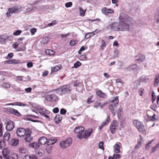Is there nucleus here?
Listing matches in <instances>:
<instances>
[{
  "mask_svg": "<svg viewBox=\"0 0 159 159\" xmlns=\"http://www.w3.org/2000/svg\"><path fill=\"white\" fill-rule=\"evenodd\" d=\"M45 97L46 99L48 101L54 102L58 100L57 97L54 94L47 95Z\"/></svg>",
  "mask_w": 159,
  "mask_h": 159,
  "instance_id": "nucleus-10",
  "label": "nucleus"
},
{
  "mask_svg": "<svg viewBox=\"0 0 159 159\" xmlns=\"http://www.w3.org/2000/svg\"><path fill=\"white\" fill-rule=\"evenodd\" d=\"M31 131L29 129H27L26 134L25 135V140L27 142L29 143L32 140L33 138L31 136Z\"/></svg>",
  "mask_w": 159,
  "mask_h": 159,
  "instance_id": "nucleus-12",
  "label": "nucleus"
},
{
  "mask_svg": "<svg viewBox=\"0 0 159 159\" xmlns=\"http://www.w3.org/2000/svg\"><path fill=\"white\" fill-rule=\"evenodd\" d=\"M27 67L30 68L33 66V63L31 62H28L27 63Z\"/></svg>",
  "mask_w": 159,
  "mask_h": 159,
  "instance_id": "nucleus-57",
  "label": "nucleus"
},
{
  "mask_svg": "<svg viewBox=\"0 0 159 159\" xmlns=\"http://www.w3.org/2000/svg\"><path fill=\"white\" fill-rule=\"evenodd\" d=\"M18 140L16 139H14L13 142V144L14 145L16 146L17 144L18 143Z\"/></svg>",
  "mask_w": 159,
  "mask_h": 159,
  "instance_id": "nucleus-60",
  "label": "nucleus"
},
{
  "mask_svg": "<svg viewBox=\"0 0 159 159\" xmlns=\"http://www.w3.org/2000/svg\"><path fill=\"white\" fill-rule=\"evenodd\" d=\"M77 42L75 40H71L70 43V45L71 46H74L77 43Z\"/></svg>",
  "mask_w": 159,
  "mask_h": 159,
  "instance_id": "nucleus-42",
  "label": "nucleus"
},
{
  "mask_svg": "<svg viewBox=\"0 0 159 159\" xmlns=\"http://www.w3.org/2000/svg\"><path fill=\"white\" fill-rule=\"evenodd\" d=\"M81 63L79 61H77L74 64V67L75 68H78L81 65Z\"/></svg>",
  "mask_w": 159,
  "mask_h": 159,
  "instance_id": "nucleus-41",
  "label": "nucleus"
},
{
  "mask_svg": "<svg viewBox=\"0 0 159 159\" xmlns=\"http://www.w3.org/2000/svg\"><path fill=\"white\" fill-rule=\"evenodd\" d=\"M114 57H116L118 55V51L117 49H115L114 51Z\"/></svg>",
  "mask_w": 159,
  "mask_h": 159,
  "instance_id": "nucleus-61",
  "label": "nucleus"
},
{
  "mask_svg": "<svg viewBox=\"0 0 159 159\" xmlns=\"http://www.w3.org/2000/svg\"><path fill=\"white\" fill-rule=\"evenodd\" d=\"M122 111V108H120L117 111V116L119 119L120 118L121 116Z\"/></svg>",
  "mask_w": 159,
  "mask_h": 159,
  "instance_id": "nucleus-38",
  "label": "nucleus"
},
{
  "mask_svg": "<svg viewBox=\"0 0 159 159\" xmlns=\"http://www.w3.org/2000/svg\"><path fill=\"white\" fill-rule=\"evenodd\" d=\"M140 80L141 82L145 83H148L150 81L149 79L148 76L144 75L141 76L140 78Z\"/></svg>",
  "mask_w": 159,
  "mask_h": 159,
  "instance_id": "nucleus-23",
  "label": "nucleus"
},
{
  "mask_svg": "<svg viewBox=\"0 0 159 159\" xmlns=\"http://www.w3.org/2000/svg\"><path fill=\"white\" fill-rule=\"evenodd\" d=\"M23 159H31L30 156L28 155H26L24 157Z\"/></svg>",
  "mask_w": 159,
  "mask_h": 159,
  "instance_id": "nucleus-64",
  "label": "nucleus"
},
{
  "mask_svg": "<svg viewBox=\"0 0 159 159\" xmlns=\"http://www.w3.org/2000/svg\"><path fill=\"white\" fill-rule=\"evenodd\" d=\"M159 83V76L156 77L155 79L154 85L155 86L157 87Z\"/></svg>",
  "mask_w": 159,
  "mask_h": 159,
  "instance_id": "nucleus-39",
  "label": "nucleus"
},
{
  "mask_svg": "<svg viewBox=\"0 0 159 159\" xmlns=\"http://www.w3.org/2000/svg\"><path fill=\"white\" fill-rule=\"evenodd\" d=\"M72 142L71 138H69L66 140L62 141L60 143V146L62 148H65L69 146L71 144Z\"/></svg>",
  "mask_w": 159,
  "mask_h": 159,
  "instance_id": "nucleus-7",
  "label": "nucleus"
},
{
  "mask_svg": "<svg viewBox=\"0 0 159 159\" xmlns=\"http://www.w3.org/2000/svg\"><path fill=\"white\" fill-rule=\"evenodd\" d=\"M66 111L65 109L62 108L60 110V114L61 115H64L66 113Z\"/></svg>",
  "mask_w": 159,
  "mask_h": 159,
  "instance_id": "nucleus-52",
  "label": "nucleus"
},
{
  "mask_svg": "<svg viewBox=\"0 0 159 159\" xmlns=\"http://www.w3.org/2000/svg\"><path fill=\"white\" fill-rule=\"evenodd\" d=\"M60 69V68L58 66H56L53 67L51 68V72H55L59 70Z\"/></svg>",
  "mask_w": 159,
  "mask_h": 159,
  "instance_id": "nucleus-31",
  "label": "nucleus"
},
{
  "mask_svg": "<svg viewBox=\"0 0 159 159\" xmlns=\"http://www.w3.org/2000/svg\"><path fill=\"white\" fill-rule=\"evenodd\" d=\"M2 86L5 88H9L10 87V85L9 84L7 83H4L2 84Z\"/></svg>",
  "mask_w": 159,
  "mask_h": 159,
  "instance_id": "nucleus-48",
  "label": "nucleus"
},
{
  "mask_svg": "<svg viewBox=\"0 0 159 159\" xmlns=\"http://www.w3.org/2000/svg\"><path fill=\"white\" fill-rule=\"evenodd\" d=\"M119 22L125 31H128L129 29V25L132 21V19L125 14L121 13L120 14L119 17Z\"/></svg>",
  "mask_w": 159,
  "mask_h": 159,
  "instance_id": "nucleus-1",
  "label": "nucleus"
},
{
  "mask_svg": "<svg viewBox=\"0 0 159 159\" xmlns=\"http://www.w3.org/2000/svg\"><path fill=\"white\" fill-rule=\"evenodd\" d=\"M30 157L31 159H39L38 157L34 155H32Z\"/></svg>",
  "mask_w": 159,
  "mask_h": 159,
  "instance_id": "nucleus-63",
  "label": "nucleus"
},
{
  "mask_svg": "<svg viewBox=\"0 0 159 159\" xmlns=\"http://www.w3.org/2000/svg\"><path fill=\"white\" fill-rule=\"evenodd\" d=\"M27 129H25L23 128H18L16 132L17 135L20 137H24L27 132Z\"/></svg>",
  "mask_w": 159,
  "mask_h": 159,
  "instance_id": "nucleus-8",
  "label": "nucleus"
},
{
  "mask_svg": "<svg viewBox=\"0 0 159 159\" xmlns=\"http://www.w3.org/2000/svg\"><path fill=\"white\" fill-rule=\"evenodd\" d=\"M133 123L140 132L142 133H144L145 132V128L142 122L138 120H134L133 121Z\"/></svg>",
  "mask_w": 159,
  "mask_h": 159,
  "instance_id": "nucleus-4",
  "label": "nucleus"
},
{
  "mask_svg": "<svg viewBox=\"0 0 159 159\" xmlns=\"http://www.w3.org/2000/svg\"><path fill=\"white\" fill-rule=\"evenodd\" d=\"M5 143L3 141H0V148L2 149L5 146Z\"/></svg>",
  "mask_w": 159,
  "mask_h": 159,
  "instance_id": "nucleus-51",
  "label": "nucleus"
},
{
  "mask_svg": "<svg viewBox=\"0 0 159 159\" xmlns=\"http://www.w3.org/2000/svg\"><path fill=\"white\" fill-rule=\"evenodd\" d=\"M72 5V2H69L65 3V6L66 7L68 8L71 7Z\"/></svg>",
  "mask_w": 159,
  "mask_h": 159,
  "instance_id": "nucleus-47",
  "label": "nucleus"
},
{
  "mask_svg": "<svg viewBox=\"0 0 159 159\" xmlns=\"http://www.w3.org/2000/svg\"><path fill=\"white\" fill-rule=\"evenodd\" d=\"M22 31L21 30H17L15 32L13 33V34L15 36H17L20 35Z\"/></svg>",
  "mask_w": 159,
  "mask_h": 159,
  "instance_id": "nucleus-45",
  "label": "nucleus"
},
{
  "mask_svg": "<svg viewBox=\"0 0 159 159\" xmlns=\"http://www.w3.org/2000/svg\"><path fill=\"white\" fill-rule=\"evenodd\" d=\"M92 129H89L87 132H84V134L83 135L82 138L87 139L88 138L91 134L92 132Z\"/></svg>",
  "mask_w": 159,
  "mask_h": 159,
  "instance_id": "nucleus-18",
  "label": "nucleus"
},
{
  "mask_svg": "<svg viewBox=\"0 0 159 159\" xmlns=\"http://www.w3.org/2000/svg\"><path fill=\"white\" fill-rule=\"evenodd\" d=\"M116 108V105H113V104H111L109 107V108L111 112L113 114V115L115 116L116 114L115 112V110Z\"/></svg>",
  "mask_w": 159,
  "mask_h": 159,
  "instance_id": "nucleus-25",
  "label": "nucleus"
},
{
  "mask_svg": "<svg viewBox=\"0 0 159 159\" xmlns=\"http://www.w3.org/2000/svg\"><path fill=\"white\" fill-rule=\"evenodd\" d=\"M102 11L104 12L105 14H107L110 13H114V11L111 9H107L106 7H104L102 9Z\"/></svg>",
  "mask_w": 159,
  "mask_h": 159,
  "instance_id": "nucleus-22",
  "label": "nucleus"
},
{
  "mask_svg": "<svg viewBox=\"0 0 159 159\" xmlns=\"http://www.w3.org/2000/svg\"><path fill=\"white\" fill-rule=\"evenodd\" d=\"M48 141V140L46 138L44 137H41L38 140V143L40 145H44Z\"/></svg>",
  "mask_w": 159,
  "mask_h": 159,
  "instance_id": "nucleus-17",
  "label": "nucleus"
},
{
  "mask_svg": "<svg viewBox=\"0 0 159 159\" xmlns=\"http://www.w3.org/2000/svg\"><path fill=\"white\" fill-rule=\"evenodd\" d=\"M118 124L116 120H113L111 123L110 126V129L112 134L116 133L115 130L118 127Z\"/></svg>",
  "mask_w": 159,
  "mask_h": 159,
  "instance_id": "nucleus-9",
  "label": "nucleus"
},
{
  "mask_svg": "<svg viewBox=\"0 0 159 159\" xmlns=\"http://www.w3.org/2000/svg\"><path fill=\"white\" fill-rule=\"evenodd\" d=\"M6 110L7 111L18 116H21V114L17 110H16L10 107H7L6 108Z\"/></svg>",
  "mask_w": 159,
  "mask_h": 159,
  "instance_id": "nucleus-13",
  "label": "nucleus"
},
{
  "mask_svg": "<svg viewBox=\"0 0 159 159\" xmlns=\"http://www.w3.org/2000/svg\"><path fill=\"white\" fill-rule=\"evenodd\" d=\"M56 23V21L55 20H53L52 22L51 23H49L48 25V26H51L55 25Z\"/></svg>",
  "mask_w": 159,
  "mask_h": 159,
  "instance_id": "nucleus-53",
  "label": "nucleus"
},
{
  "mask_svg": "<svg viewBox=\"0 0 159 159\" xmlns=\"http://www.w3.org/2000/svg\"><path fill=\"white\" fill-rule=\"evenodd\" d=\"M10 137V134L9 132H6L3 136L4 140L6 141H8Z\"/></svg>",
  "mask_w": 159,
  "mask_h": 159,
  "instance_id": "nucleus-24",
  "label": "nucleus"
},
{
  "mask_svg": "<svg viewBox=\"0 0 159 159\" xmlns=\"http://www.w3.org/2000/svg\"><path fill=\"white\" fill-rule=\"evenodd\" d=\"M10 37L6 34L0 36V43L3 42L9 39Z\"/></svg>",
  "mask_w": 159,
  "mask_h": 159,
  "instance_id": "nucleus-19",
  "label": "nucleus"
},
{
  "mask_svg": "<svg viewBox=\"0 0 159 159\" xmlns=\"http://www.w3.org/2000/svg\"><path fill=\"white\" fill-rule=\"evenodd\" d=\"M71 91V88L67 85L63 86L56 90V93L60 95L68 94Z\"/></svg>",
  "mask_w": 159,
  "mask_h": 159,
  "instance_id": "nucleus-3",
  "label": "nucleus"
},
{
  "mask_svg": "<svg viewBox=\"0 0 159 159\" xmlns=\"http://www.w3.org/2000/svg\"><path fill=\"white\" fill-rule=\"evenodd\" d=\"M126 69L129 71H135L139 70V67L136 64H133L128 66Z\"/></svg>",
  "mask_w": 159,
  "mask_h": 159,
  "instance_id": "nucleus-14",
  "label": "nucleus"
},
{
  "mask_svg": "<svg viewBox=\"0 0 159 159\" xmlns=\"http://www.w3.org/2000/svg\"><path fill=\"white\" fill-rule=\"evenodd\" d=\"M59 111V109L58 107H55L52 110L53 112L55 113H57Z\"/></svg>",
  "mask_w": 159,
  "mask_h": 159,
  "instance_id": "nucleus-59",
  "label": "nucleus"
},
{
  "mask_svg": "<svg viewBox=\"0 0 159 159\" xmlns=\"http://www.w3.org/2000/svg\"><path fill=\"white\" fill-rule=\"evenodd\" d=\"M13 56V54L12 53H10L7 55V59H10L12 58Z\"/></svg>",
  "mask_w": 159,
  "mask_h": 159,
  "instance_id": "nucleus-55",
  "label": "nucleus"
},
{
  "mask_svg": "<svg viewBox=\"0 0 159 159\" xmlns=\"http://www.w3.org/2000/svg\"><path fill=\"white\" fill-rule=\"evenodd\" d=\"M119 22H111L107 26L108 29L113 31H125Z\"/></svg>",
  "mask_w": 159,
  "mask_h": 159,
  "instance_id": "nucleus-2",
  "label": "nucleus"
},
{
  "mask_svg": "<svg viewBox=\"0 0 159 159\" xmlns=\"http://www.w3.org/2000/svg\"><path fill=\"white\" fill-rule=\"evenodd\" d=\"M62 120V117L61 116L59 115H57L54 119V120L55 122L58 124Z\"/></svg>",
  "mask_w": 159,
  "mask_h": 159,
  "instance_id": "nucleus-20",
  "label": "nucleus"
},
{
  "mask_svg": "<svg viewBox=\"0 0 159 159\" xmlns=\"http://www.w3.org/2000/svg\"><path fill=\"white\" fill-rule=\"evenodd\" d=\"M9 150L7 148H4L2 152L3 157L5 159H9L10 157L9 154Z\"/></svg>",
  "mask_w": 159,
  "mask_h": 159,
  "instance_id": "nucleus-16",
  "label": "nucleus"
},
{
  "mask_svg": "<svg viewBox=\"0 0 159 159\" xmlns=\"http://www.w3.org/2000/svg\"><path fill=\"white\" fill-rule=\"evenodd\" d=\"M152 102H153L156 99V96L155 94V93L154 92H152Z\"/></svg>",
  "mask_w": 159,
  "mask_h": 159,
  "instance_id": "nucleus-54",
  "label": "nucleus"
},
{
  "mask_svg": "<svg viewBox=\"0 0 159 159\" xmlns=\"http://www.w3.org/2000/svg\"><path fill=\"white\" fill-rule=\"evenodd\" d=\"M18 45V43H15L13 44L12 46L13 48H14V49H16Z\"/></svg>",
  "mask_w": 159,
  "mask_h": 159,
  "instance_id": "nucleus-62",
  "label": "nucleus"
},
{
  "mask_svg": "<svg viewBox=\"0 0 159 159\" xmlns=\"http://www.w3.org/2000/svg\"><path fill=\"white\" fill-rule=\"evenodd\" d=\"M96 93L97 95L101 98H105L107 97V95L101 90L97 91Z\"/></svg>",
  "mask_w": 159,
  "mask_h": 159,
  "instance_id": "nucleus-21",
  "label": "nucleus"
},
{
  "mask_svg": "<svg viewBox=\"0 0 159 159\" xmlns=\"http://www.w3.org/2000/svg\"><path fill=\"white\" fill-rule=\"evenodd\" d=\"M137 7V6L135 3H132L129 6V10L130 11L135 10Z\"/></svg>",
  "mask_w": 159,
  "mask_h": 159,
  "instance_id": "nucleus-27",
  "label": "nucleus"
},
{
  "mask_svg": "<svg viewBox=\"0 0 159 159\" xmlns=\"http://www.w3.org/2000/svg\"><path fill=\"white\" fill-rule=\"evenodd\" d=\"M106 46V44L105 41L103 40H102L101 41V47L102 48V50H103V47H105Z\"/></svg>",
  "mask_w": 159,
  "mask_h": 159,
  "instance_id": "nucleus-46",
  "label": "nucleus"
},
{
  "mask_svg": "<svg viewBox=\"0 0 159 159\" xmlns=\"http://www.w3.org/2000/svg\"><path fill=\"white\" fill-rule=\"evenodd\" d=\"M19 11L18 7L13 6L8 9V11L6 14L7 16L8 17H10L11 16V14L13 13H17L19 12Z\"/></svg>",
  "mask_w": 159,
  "mask_h": 159,
  "instance_id": "nucleus-6",
  "label": "nucleus"
},
{
  "mask_svg": "<svg viewBox=\"0 0 159 159\" xmlns=\"http://www.w3.org/2000/svg\"><path fill=\"white\" fill-rule=\"evenodd\" d=\"M19 152L22 153H25L26 152V148L24 147H20L19 149Z\"/></svg>",
  "mask_w": 159,
  "mask_h": 159,
  "instance_id": "nucleus-34",
  "label": "nucleus"
},
{
  "mask_svg": "<svg viewBox=\"0 0 159 159\" xmlns=\"http://www.w3.org/2000/svg\"><path fill=\"white\" fill-rule=\"evenodd\" d=\"M57 141L56 139H49L48 141L47 142L48 145H51L54 144Z\"/></svg>",
  "mask_w": 159,
  "mask_h": 159,
  "instance_id": "nucleus-28",
  "label": "nucleus"
},
{
  "mask_svg": "<svg viewBox=\"0 0 159 159\" xmlns=\"http://www.w3.org/2000/svg\"><path fill=\"white\" fill-rule=\"evenodd\" d=\"M15 127L14 122L11 120H9L7 122L6 126V130L8 131H11L13 130Z\"/></svg>",
  "mask_w": 159,
  "mask_h": 159,
  "instance_id": "nucleus-11",
  "label": "nucleus"
},
{
  "mask_svg": "<svg viewBox=\"0 0 159 159\" xmlns=\"http://www.w3.org/2000/svg\"><path fill=\"white\" fill-rule=\"evenodd\" d=\"M84 129L82 126L76 127L74 129V132L78 134V138L79 139L82 138L83 135L84 134Z\"/></svg>",
  "mask_w": 159,
  "mask_h": 159,
  "instance_id": "nucleus-5",
  "label": "nucleus"
},
{
  "mask_svg": "<svg viewBox=\"0 0 159 159\" xmlns=\"http://www.w3.org/2000/svg\"><path fill=\"white\" fill-rule=\"evenodd\" d=\"M29 146L30 147L38 149L39 147V144L38 143L34 142L29 144Z\"/></svg>",
  "mask_w": 159,
  "mask_h": 159,
  "instance_id": "nucleus-26",
  "label": "nucleus"
},
{
  "mask_svg": "<svg viewBox=\"0 0 159 159\" xmlns=\"http://www.w3.org/2000/svg\"><path fill=\"white\" fill-rule=\"evenodd\" d=\"M37 29L35 28H33L31 29L30 30V32L32 34H34L36 32Z\"/></svg>",
  "mask_w": 159,
  "mask_h": 159,
  "instance_id": "nucleus-56",
  "label": "nucleus"
},
{
  "mask_svg": "<svg viewBox=\"0 0 159 159\" xmlns=\"http://www.w3.org/2000/svg\"><path fill=\"white\" fill-rule=\"evenodd\" d=\"M113 157H114L115 159L119 158L120 157V155L118 154H114L113 155Z\"/></svg>",
  "mask_w": 159,
  "mask_h": 159,
  "instance_id": "nucleus-58",
  "label": "nucleus"
},
{
  "mask_svg": "<svg viewBox=\"0 0 159 159\" xmlns=\"http://www.w3.org/2000/svg\"><path fill=\"white\" fill-rule=\"evenodd\" d=\"M45 52L46 54L50 55H52L54 53V52L51 50H47Z\"/></svg>",
  "mask_w": 159,
  "mask_h": 159,
  "instance_id": "nucleus-36",
  "label": "nucleus"
},
{
  "mask_svg": "<svg viewBox=\"0 0 159 159\" xmlns=\"http://www.w3.org/2000/svg\"><path fill=\"white\" fill-rule=\"evenodd\" d=\"M99 147L100 148L104 150V148L103 147V142H100L99 143Z\"/></svg>",
  "mask_w": 159,
  "mask_h": 159,
  "instance_id": "nucleus-50",
  "label": "nucleus"
},
{
  "mask_svg": "<svg viewBox=\"0 0 159 159\" xmlns=\"http://www.w3.org/2000/svg\"><path fill=\"white\" fill-rule=\"evenodd\" d=\"M96 31H94L93 32L89 33L85 35V38L86 39H88L90 37L94 35L95 34L94 33L95 32H96Z\"/></svg>",
  "mask_w": 159,
  "mask_h": 159,
  "instance_id": "nucleus-35",
  "label": "nucleus"
},
{
  "mask_svg": "<svg viewBox=\"0 0 159 159\" xmlns=\"http://www.w3.org/2000/svg\"><path fill=\"white\" fill-rule=\"evenodd\" d=\"M145 119L148 121H151L152 120L151 119V116H149L148 114H147V116L145 117Z\"/></svg>",
  "mask_w": 159,
  "mask_h": 159,
  "instance_id": "nucleus-44",
  "label": "nucleus"
},
{
  "mask_svg": "<svg viewBox=\"0 0 159 159\" xmlns=\"http://www.w3.org/2000/svg\"><path fill=\"white\" fill-rule=\"evenodd\" d=\"M111 102L112 103V104L116 106L119 103V100L118 98L116 97H115L114 99L111 101Z\"/></svg>",
  "mask_w": 159,
  "mask_h": 159,
  "instance_id": "nucleus-30",
  "label": "nucleus"
},
{
  "mask_svg": "<svg viewBox=\"0 0 159 159\" xmlns=\"http://www.w3.org/2000/svg\"><path fill=\"white\" fill-rule=\"evenodd\" d=\"M14 105H17L20 106L24 107L26 105L25 104H24L20 102H16L14 103Z\"/></svg>",
  "mask_w": 159,
  "mask_h": 159,
  "instance_id": "nucleus-43",
  "label": "nucleus"
},
{
  "mask_svg": "<svg viewBox=\"0 0 159 159\" xmlns=\"http://www.w3.org/2000/svg\"><path fill=\"white\" fill-rule=\"evenodd\" d=\"M80 14V16H84L86 12V10L83 9L82 7L79 8Z\"/></svg>",
  "mask_w": 159,
  "mask_h": 159,
  "instance_id": "nucleus-32",
  "label": "nucleus"
},
{
  "mask_svg": "<svg viewBox=\"0 0 159 159\" xmlns=\"http://www.w3.org/2000/svg\"><path fill=\"white\" fill-rule=\"evenodd\" d=\"M135 61L141 62L145 60V57L143 55L140 54L135 56Z\"/></svg>",
  "mask_w": 159,
  "mask_h": 159,
  "instance_id": "nucleus-15",
  "label": "nucleus"
},
{
  "mask_svg": "<svg viewBox=\"0 0 159 159\" xmlns=\"http://www.w3.org/2000/svg\"><path fill=\"white\" fill-rule=\"evenodd\" d=\"M110 120V117L109 116H107V117L106 120V121L105 122H103L102 125L104 126L106 125L109 122Z\"/></svg>",
  "mask_w": 159,
  "mask_h": 159,
  "instance_id": "nucleus-33",
  "label": "nucleus"
},
{
  "mask_svg": "<svg viewBox=\"0 0 159 159\" xmlns=\"http://www.w3.org/2000/svg\"><path fill=\"white\" fill-rule=\"evenodd\" d=\"M120 148V146L118 144H116L114 147V149L115 152L116 153H118L120 152L119 150Z\"/></svg>",
  "mask_w": 159,
  "mask_h": 159,
  "instance_id": "nucleus-29",
  "label": "nucleus"
},
{
  "mask_svg": "<svg viewBox=\"0 0 159 159\" xmlns=\"http://www.w3.org/2000/svg\"><path fill=\"white\" fill-rule=\"evenodd\" d=\"M159 147V141L158 142V144H156L155 147L154 148H152V150L151 152H155L157 149Z\"/></svg>",
  "mask_w": 159,
  "mask_h": 159,
  "instance_id": "nucleus-49",
  "label": "nucleus"
},
{
  "mask_svg": "<svg viewBox=\"0 0 159 159\" xmlns=\"http://www.w3.org/2000/svg\"><path fill=\"white\" fill-rule=\"evenodd\" d=\"M49 40V38L48 37H44L42 39L41 41V43L43 44L46 43L48 42Z\"/></svg>",
  "mask_w": 159,
  "mask_h": 159,
  "instance_id": "nucleus-37",
  "label": "nucleus"
},
{
  "mask_svg": "<svg viewBox=\"0 0 159 159\" xmlns=\"http://www.w3.org/2000/svg\"><path fill=\"white\" fill-rule=\"evenodd\" d=\"M94 100H93V96H91L88 98L87 99V102L88 103L90 104L92 102H93Z\"/></svg>",
  "mask_w": 159,
  "mask_h": 159,
  "instance_id": "nucleus-40",
  "label": "nucleus"
}]
</instances>
